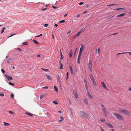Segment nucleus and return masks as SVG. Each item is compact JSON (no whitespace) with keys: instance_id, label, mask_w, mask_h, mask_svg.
<instances>
[{"instance_id":"35","label":"nucleus","mask_w":131,"mask_h":131,"mask_svg":"<svg viewBox=\"0 0 131 131\" xmlns=\"http://www.w3.org/2000/svg\"><path fill=\"white\" fill-rule=\"evenodd\" d=\"M92 81H93V83L94 85H96V82L94 80H92Z\"/></svg>"},{"instance_id":"41","label":"nucleus","mask_w":131,"mask_h":131,"mask_svg":"<svg viewBox=\"0 0 131 131\" xmlns=\"http://www.w3.org/2000/svg\"><path fill=\"white\" fill-rule=\"evenodd\" d=\"M63 58H64V57H63V55H61V58H60L61 60L63 59Z\"/></svg>"},{"instance_id":"7","label":"nucleus","mask_w":131,"mask_h":131,"mask_svg":"<svg viewBox=\"0 0 131 131\" xmlns=\"http://www.w3.org/2000/svg\"><path fill=\"white\" fill-rule=\"evenodd\" d=\"M73 94L74 96L76 98H78V96L76 92L75 91H73Z\"/></svg>"},{"instance_id":"28","label":"nucleus","mask_w":131,"mask_h":131,"mask_svg":"<svg viewBox=\"0 0 131 131\" xmlns=\"http://www.w3.org/2000/svg\"><path fill=\"white\" fill-rule=\"evenodd\" d=\"M127 53V52H124L121 53H118L117 54V55L120 54H125Z\"/></svg>"},{"instance_id":"37","label":"nucleus","mask_w":131,"mask_h":131,"mask_svg":"<svg viewBox=\"0 0 131 131\" xmlns=\"http://www.w3.org/2000/svg\"><path fill=\"white\" fill-rule=\"evenodd\" d=\"M23 45H27L28 44V43L27 42H25L24 43H23Z\"/></svg>"},{"instance_id":"50","label":"nucleus","mask_w":131,"mask_h":131,"mask_svg":"<svg viewBox=\"0 0 131 131\" xmlns=\"http://www.w3.org/2000/svg\"><path fill=\"white\" fill-rule=\"evenodd\" d=\"M82 53H80L79 52V55H78V57H81Z\"/></svg>"},{"instance_id":"56","label":"nucleus","mask_w":131,"mask_h":131,"mask_svg":"<svg viewBox=\"0 0 131 131\" xmlns=\"http://www.w3.org/2000/svg\"><path fill=\"white\" fill-rule=\"evenodd\" d=\"M41 56L40 55V54H38L37 55V57H40Z\"/></svg>"},{"instance_id":"1","label":"nucleus","mask_w":131,"mask_h":131,"mask_svg":"<svg viewBox=\"0 0 131 131\" xmlns=\"http://www.w3.org/2000/svg\"><path fill=\"white\" fill-rule=\"evenodd\" d=\"M80 116L83 117L87 118L89 116L88 114L84 111H80Z\"/></svg>"},{"instance_id":"33","label":"nucleus","mask_w":131,"mask_h":131,"mask_svg":"<svg viewBox=\"0 0 131 131\" xmlns=\"http://www.w3.org/2000/svg\"><path fill=\"white\" fill-rule=\"evenodd\" d=\"M34 42L36 44H39V43L37 41L35 40L34 39Z\"/></svg>"},{"instance_id":"47","label":"nucleus","mask_w":131,"mask_h":131,"mask_svg":"<svg viewBox=\"0 0 131 131\" xmlns=\"http://www.w3.org/2000/svg\"><path fill=\"white\" fill-rule=\"evenodd\" d=\"M48 26V25L47 24H45L44 25V26L45 27H47Z\"/></svg>"},{"instance_id":"57","label":"nucleus","mask_w":131,"mask_h":131,"mask_svg":"<svg viewBox=\"0 0 131 131\" xmlns=\"http://www.w3.org/2000/svg\"><path fill=\"white\" fill-rule=\"evenodd\" d=\"M52 7H53V8L54 9H56L57 8L56 7H55L54 6H52Z\"/></svg>"},{"instance_id":"25","label":"nucleus","mask_w":131,"mask_h":131,"mask_svg":"<svg viewBox=\"0 0 131 131\" xmlns=\"http://www.w3.org/2000/svg\"><path fill=\"white\" fill-rule=\"evenodd\" d=\"M60 119L61 120H59V122H61V121H63L64 120L63 118L62 117H60Z\"/></svg>"},{"instance_id":"42","label":"nucleus","mask_w":131,"mask_h":131,"mask_svg":"<svg viewBox=\"0 0 131 131\" xmlns=\"http://www.w3.org/2000/svg\"><path fill=\"white\" fill-rule=\"evenodd\" d=\"M9 84L10 85H12L13 86H14V84H12L10 82L9 83Z\"/></svg>"},{"instance_id":"18","label":"nucleus","mask_w":131,"mask_h":131,"mask_svg":"<svg viewBox=\"0 0 131 131\" xmlns=\"http://www.w3.org/2000/svg\"><path fill=\"white\" fill-rule=\"evenodd\" d=\"M25 114L28 115H29V116H33V115L32 114L30 113H28V112H26V113H25Z\"/></svg>"},{"instance_id":"9","label":"nucleus","mask_w":131,"mask_h":131,"mask_svg":"<svg viewBox=\"0 0 131 131\" xmlns=\"http://www.w3.org/2000/svg\"><path fill=\"white\" fill-rule=\"evenodd\" d=\"M105 124L106 125L109 127H110V128H113V126L111 124H110L107 123H106Z\"/></svg>"},{"instance_id":"23","label":"nucleus","mask_w":131,"mask_h":131,"mask_svg":"<svg viewBox=\"0 0 131 131\" xmlns=\"http://www.w3.org/2000/svg\"><path fill=\"white\" fill-rule=\"evenodd\" d=\"M73 53L72 51H71L69 53V57L70 58H71L72 55Z\"/></svg>"},{"instance_id":"19","label":"nucleus","mask_w":131,"mask_h":131,"mask_svg":"<svg viewBox=\"0 0 131 131\" xmlns=\"http://www.w3.org/2000/svg\"><path fill=\"white\" fill-rule=\"evenodd\" d=\"M7 79L8 80L10 81V80H13V78L12 77H11L9 76H8V77L7 78Z\"/></svg>"},{"instance_id":"52","label":"nucleus","mask_w":131,"mask_h":131,"mask_svg":"<svg viewBox=\"0 0 131 131\" xmlns=\"http://www.w3.org/2000/svg\"><path fill=\"white\" fill-rule=\"evenodd\" d=\"M80 16V14H79L77 16V17L78 18Z\"/></svg>"},{"instance_id":"12","label":"nucleus","mask_w":131,"mask_h":131,"mask_svg":"<svg viewBox=\"0 0 131 131\" xmlns=\"http://www.w3.org/2000/svg\"><path fill=\"white\" fill-rule=\"evenodd\" d=\"M84 101L86 105H87L88 104L87 98H84Z\"/></svg>"},{"instance_id":"11","label":"nucleus","mask_w":131,"mask_h":131,"mask_svg":"<svg viewBox=\"0 0 131 131\" xmlns=\"http://www.w3.org/2000/svg\"><path fill=\"white\" fill-rule=\"evenodd\" d=\"M81 33V31H79L78 32L76 35H75L73 37L74 38H75L77 37Z\"/></svg>"},{"instance_id":"36","label":"nucleus","mask_w":131,"mask_h":131,"mask_svg":"<svg viewBox=\"0 0 131 131\" xmlns=\"http://www.w3.org/2000/svg\"><path fill=\"white\" fill-rule=\"evenodd\" d=\"M65 20H63L61 21H59V22L60 23H64L65 22Z\"/></svg>"},{"instance_id":"26","label":"nucleus","mask_w":131,"mask_h":131,"mask_svg":"<svg viewBox=\"0 0 131 131\" xmlns=\"http://www.w3.org/2000/svg\"><path fill=\"white\" fill-rule=\"evenodd\" d=\"M4 125L5 126H8L9 124L8 123H5V122H4Z\"/></svg>"},{"instance_id":"3","label":"nucleus","mask_w":131,"mask_h":131,"mask_svg":"<svg viewBox=\"0 0 131 131\" xmlns=\"http://www.w3.org/2000/svg\"><path fill=\"white\" fill-rule=\"evenodd\" d=\"M120 112L121 113L127 115H128L129 113V111L126 110L124 109L121 110L120 111Z\"/></svg>"},{"instance_id":"64","label":"nucleus","mask_w":131,"mask_h":131,"mask_svg":"<svg viewBox=\"0 0 131 131\" xmlns=\"http://www.w3.org/2000/svg\"><path fill=\"white\" fill-rule=\"evenodd\" d=\"M47 9V8H45L44 9H43V10H46Z\"/></svg>"},{"instance_id":"60","label":"nucleus","mask_w":131,"mask_h":131,"mask_svg":"<svg viewBox=\"0 0 131 131\" xmlns=\"http://www.w3.org/2000/svg\"><path fill=\"white\" fill-rule=\"evenodd\" d=\"M5 76H6V77H7V78L8 77V76L6 74H5Z\"/></svg>"},{"instance_id":"27","label":"nucleus","mask_w":131,"mask_h":131,"mask_svg":"<svg viewBox=\"0 0 131 131\" xmlns=\"http://www.w3.org/2000/svg\"><path fill=\"white\" fill-rule=\"evenodd\" d=\"M70 71H71V73L72 74H73V70H72V67L71 66H70Z\"/></svg>"},{"instance_id":"4","label":"nucleus","mask_w":131,"mask_h":131,"mask_svg":"<svg viewBox=\"0 0 131 131\" xmlns=\"http://www.w3.org/2000/svg\"><path fill=\"white\" fill-rule=\"evenodd\" d=\"M92 62L91 60L89 61L88 63L89 68L91 72H92Z\"/></svg>"},{"instance_id":"24","label":"nucleus","mask_w":131,"mask_h":131,"mask_svg":"<svg viewBox=\"0 0 131 131\" xmlns=\"http://www.w3.org/2000/svg\"><path fill=\"white\" fill-rule=\"evenodd\" d=\"M12 61V60L10 59H9L7 61V62L8 63H10Z\"/></svg>"},{"instance_id":"17","label":"nucleus","mask_w":131,"mask_h":131,"mask_svg":"<svg viewBox=\"0 0 131 131\" xmlns=\"http://www.w3.org/2000/svg\"><path fill=\"white\" fill-rule=\"evenodd\" d=\"M90 76L91 80H94V77L93 75L91 74H90Z\"/></svg>"},{"instance_id":"16","label":"nucleus","mask_w":131,"mask_h":131,"mask_svg":"<svg viewBox=\"0 0 131 131\" xmlns=\"http://www.w3.org/2000/svg\"><path fill=\"white\" fill-rule=\"evenodd\" d=\"M81 60V57H78V61L77 62L78 64H80V62Z\"/></svg>"},{"instance_id":"51","label":"nucleus","mask_w":131,"mask_h":131,"mask_svg":"<svg viewBox=\"0 0 131 131\" xmlns=\"http://www.w3.org/2000/svg\"><path fill=\"white\" fill-rule=\"evenodd\" d=\"M17 50H19V52H20L21 51V50L19 48H17Z\"/></svg>"},{"instance_id":"38","label":"nucleus","mask_w":131,"mask_h":131,"mask_svg":"<svg viewBox=\"0 0 131 131\" xmlns=\"http://www.w3.org/2000/svg\"><path fill=\"white\" fill-rule=\"evenodd\" d=\"M9 113L10 114H13L14 113V112L11 111H9Z\"/></svg>"},{"instance_id":"39","label":"nucleus","mask_w":131,"mask_h":131,"mask_svg":"<svg viewBox=\"0 0 131 131\" xmlns=\"http://www.w3.org/2000/svg\"><path fill=\"white\" fill-rule=\"evenodd\" d=\"M100 51V48H98L97 49V53H99Z\"/></svg>"},{"instance_id":"5","label":"nucleus","mask_w":131,"mask_h":131,"mask_svg":"<svg viewBox=\"0 0 131 131\" xmlns=\"http://www.w3.org/2000/svg\"><path fill=\"white\" fill-rule=\"evenodd\" d=\"M101 105L103 112L106 111L105 107L103 104L101 103Z\"/></svg>"},{"instance_id":"55","label":"nucleus","mask_w":131,"mask_h":131,"mask_svg":"<svg viewBox=\"0 0 131 131\" xmlns=\"http://www.w3.org/2000/svg\"><path fill=\"white\" fill-rule=\"evenodd\" d=\"M127 52V53H128L130 55H131V52Z\"/></svg>"},{"instance_id":"6","label":"nucleus","mask_w":131,"mask_h":131,"mask_svg":"<svg viewBox=\"0 0 131 131\" xmlns=\"http://www.w3.org/2000/svg\"><path fill=\"white\" fill-rule=\"evenodd\" d=\"M101 84L102 85L103 87L105 89L107 90H108V89H107V88L106 87V86L105 84L104 83V82H102L101 83Z\"/></svg>"},{"instance_id":"43","label":"nucleus","mask_w":131,"mask_h":131,"mask_svg":"<svg viewBox=\"0 0 131 131\" xmlns=\"http://www.w3.org/2000/svg\"><path fill=\"white\" fill-rule=\"evenodd\" d=\"M68 75H69V73H68V72H67V78H66L67 79L68 78Z\"/></svg>"},{"instance_id":"2","label":"nucleus","mask_w":131,"mask_h":131,"mask_svg":"<svg viewBox=\"0 0 131 131\" xmlns=\"http://www.w3.org/2000/svg\"><path fill=\"white\" fill-rule=\"evenodd\" d=\"M113 114L116 116L117 118L119 120H123L124 119L123 117L118 114L114 113Z\"/></svg>"},{"instance_id":"22","label":"nucleus","mask_w":131,"mask_h":131,"mask_svg":"<svg viewBox=\"0 0 131 131\" xmlns=\"http://www.w3.org/2000/svg\"><path fill=\"white\" fill-rule=\"evenodd\" d=\"M46 77L49 80H51V77L49 75H46Z\"/></svg>"},{"instance_id":"21","label":"nucleus","mask_w":131,"mask_h":131,"mask_svg":"<svg viewBox=\"0 0 131 131\" xmlns=\"http://www.w3.org/2000/svg\"><path fill=\"white\" fill-rule=\"evenodd\" d=\"M115 6H116V5L115 4H111L107 5V6H112V7H114Z\"/></svg>"},{"instance_id":"49","label":"nucleus","mask_w":131,"mask_h":131,"mask_svg":"<svg viewBox=\"0 0 131 131\" xmlns=\"http://www.w3.org/2000/svg\"><path fill=\"white\" fill-rule=\"evenodd\" d=\"M1 71H2V72L3 73H4L5 72V71L3 70V69H1Z\"/></svg>"},{"instance_id":"40","label":"nucleus","mask_w":131,"mask_h":131,"mask_svg":"<svg viewBox=\"0 0 131 131\" xmlns=\"http://www.w3.org/2000/svg\"><path fill=\"white\" fill-rule=\"evenodd\" d=\"M42 88L47 89H48V86H45L43 88Z\"/></svg>"},{"instance_id":"31","label":"nucleus","mask_w":131,"mask_h":131,"mask_svg":"<svg viewBox=\"0 0 131 131\" xmlns=\"http://www.w3.org/2000/svg\"><path fill=\"white\" fill-rule=\"evenodd\" d=\"M6 28L5 27H3V29L2 30V31L1 32V34H2L4 31V30Z\"/></svg>"},{"instance_id":"46","label":"nucleus","mask_w":131,"mask_h":131,"mask_svg":"<svg viewBox=\"0 0 131 131\" xmlns=\"http://www.w3.org/2000/svg\"><path fill=\"white\" fill-rule=\"evenodd\" d=\"M113 10H119V8H116L115 9H114Z\"/></svg>"},{"instance_id":"58","label":"nucleus","mask_w":131,"mask_h":131,"mask_svg":"<svg viewBox=\"0 0 131 131\" xmlns=\"http://www.w3.org/2000/svg\"><path fill=\"white\" fill-rule=\"evenodd\" d=\"M58 26V25L57 24H55L54 25V26L56 27H57Z\"/></svg>"},{"instance_id":"59","label":"nucleus","mask_w":131,"mask_h":131,"mask_svg":"<svg viewBox=\"0 0 131 131\" xmlns=\"http://www.w3.org/2000/svg\"><path fill=\"white\" fill-rule=\"evenodd\" d=\"M77 49H76L75 51V52L74 54V55L75 56L76 53V51H77Z\"/></svg>"},{"instance_id":"10","label":"nucleus","mask_w":131,"mask_h":131,"mask_svg":"<svg viewBox=\"0 0 131 131\" xmlns=\"http://www.w3.org/2000/svg\"><path fill=\"white\" fill-rule=\"evenodd\" d=\"M87 95L88 97L91 99L93 98V96L90 94L88 92H87Z\"/></svg>"},{"instance_id":"13","label":"nucleus","mask_w":131,"mask_h":131,"mask_svg":"<svg viewBox=\"0 0 131 131\" xmlns=\"http://www.w3.org/2000/svg\"><path fill=\"white\" fill-rule=\"evenodd\" d=\"M104 112L103 115H104L106 116H107L108 115V113L106 111L103 112Z\"/></svg>"},{"instance_id":"20","label":"nucleus","mask_w":131,"mask_h":131,"mask_svg":"<svg viewBox=\"0 0 131 131\" xmlns=\"http://www.w3.org/2000/svg\"><path fill=\"white\" fill-rule=\"evenodd\" d=\"M54 88L55 89V91L57 92L58 91V89L57 87L56 86H54Z\"/></svg>"},{"instance_id":"15","label":"nucleus","mask_w":131,"mask_h":131,"mask_svg":"<svg viewBox=\"0 0 131 131\" xmlns=\"http://www.w3.org/2000/svg\"><path fill=\"white\" fill-rule=\"evenodd\" d=\"M59 65L60 66V67L59 68L60 69H63V64H62L61 62V61H59Z\"/></svg>"},{"instance_id":"14","label":"nucleus","mask_w":131,"mask_h":131,"mask_svg":"<svg viewBox=\"0 0 131 131\" xmlns=\"http://www.w3.org/2000/svg\"><path fill=\"white\" fill-rule=\"evenodd\" d=\"M125 15V13H122L121 14H119V15H117V17H122V16H124Z\"/></svg>"},{"instance_id":"8","label":"nucleus","mask_w":131,"mask_h":131,"mask_svg":"<svg viewBox=\"0 0 131 131\" xmlns=\"http://www.w3.org/2000/svg\"><path fill=\"white\" fill-rule=\"evenodd\" d=\"M83 48H84V47H83V45H82L80 49V51H79L80 53H82V50H83Z\"/></svg>"},{"instance_id":"44","label":"nucleus","mask_w":131,"mask_h":131,"mask_svg":"<svg viewBox=\"0 0 131 131\" xmlns=\"http://www.w3.org/2000/svg\"><path fill=\"white\" fill-rule=\"evenodd\" d=\"M125 9L123 8H119V10H125Z\"/></svg>"},{"instance_id":"32","label":"nucleus","mask_w":131,"mask_h":131,"mask_svg":"<svg viewBox=\"0 0 131 131\" xmlns=\"http://www.w3.org/2000/svg\"><path fill=\"white\" fill-rule=\"evenodd\" d=\"M53 103L56 104H58V102L57 101H53Z\"/></svg>"},{"instance_id":"61","label":"nucleus","mask_w":131,"mask_h":131,"mask_svg":"<svg viewBox=\"0 0 131 131\" xmlns=\"http://www.w3.org/2000/svg\"><path fill=\"white\" fill-rule=\"evenodd\" d=\"M85 85H88L87 83L86 82L85 83Z\"/></svg>"},{"instance_id":"45","label":"nucleus","mask_w":131,"mask_h":131,"mask_svg":"<svg viewBox=\"0 0 131 131\" xmlns=\"http://www.w3.org/2000/svg\"><path fill=\"white\" fill-rule=\"evenodd\" d=\"M85 87L86 88V90L88 92V85H85Z\"/></svg>"},{"instance_id":"29","label":"nucleus","mask_w":131,"mask_h":131,"mask_svg":"<svg viewBox=\"0 0 131 131\" xmlns=\"http://www.w3.org/2000/svg\"><path fill=\"white\" fill-rule=\"evenodd\" d=\"M100 121L101 122H104L105 121V120L103 118H101L100 119Z\"/></svg>"},{"instance_id":"62","label":"nucleus","mask_w":131,"mask_h":131,"mask_svg":"<svg viewBox=\"0 0 131 131\" xmlns=\"http://www.w3.org/2000/svg\"><path fill=\"white\" fill-rule=\"evenodd\" d=\"M52 37L53 39H54V36L53 34H52Z\"/></svg>"},{"instance_id":"48","label":"nucleus","mask_w":131,"mask_h":131,"mask_svg":"<svg viewBox=\"0 0 131 131\" xmlns=\"http://www.w3.org/2000/svg\"><path fill=\"white\" fill-rule=\"evenodd\" d=\"M83 4V2H81L79 4V5H81Z\"/></svg>"},{"instance_id":"63","label":"nucleus","mask_w":131,"mask_h":131,"mask_svg":"<svg viewBox=\"0 0 131 131\" xmlns=\"http://www.w3.org/2000/svg\"><path fill=\"white\" fill-rule=\"evenodd\" d=\"M58 112H59V113H61V112H61V111H58Z\"/></svg>"},{"instance_id":"53","label":"nucleus","mask_w":131,"mask_h":131,"mask_svg":"<svg viewBox=\"0 0 131 131\" xmlns=\"http://www.w3.org/2000/svg\"><path fill=\"white\" fill-rule=\"evenodd\" d=\"M11 97L13 98H14V95L13 94H12L11 95Z\"/></svg>"},{"instance_id":"34","label":"nucleus","mask_w":131,"mask_h":131,"mask_svg":"<svg viewBox=\"0 0 131 131\" xmlns=\"http://www.w3.org/2000/svg\"><path fill=\"white\" fill-rule=\"evenodd\" d=\"M114 16V15H111L108 16V18H110L113 17Z\"/></svg>"},{"instance_id":"54","label":"nucleus","mask_w":131,"mask_h":131,"mask_svg":"<svg viewBox=\"0 0 131 131\" xmlns=\"http://www.w3.org/2000/svg\"><path fill=\"white\" fill-rule=\"evenodd\" d=\"M4 94L3 93H1L0 94V96H4Z\"/></svg>"},{"instance_id":"30","label":"nucleus","mask_w":131,"mask_h":131,"mask_svg":"<svg viewBox=\"0 0 131 131\" xmlns=\"http://www.w3.org/2000/svg\"><path fill=\"white\" fill-rule=\"evenodd\" d=\"M86 30V29H85V28H84V29H83V28H82V29L81 30V31H81V32H84L85 30Z\"/></svg>"}]
</instances>
